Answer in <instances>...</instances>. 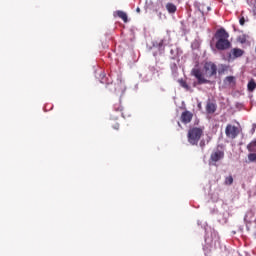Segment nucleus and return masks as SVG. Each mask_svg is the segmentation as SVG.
<instances>
[{
  "label": "nucleus",
  "mask_w": 256,
  "mask_h": 256,
  "mask_svg": "<svg viewBox=\"0 0 256 256\" xmlns=\"http://www.w3.org/2000/svg\"><path fill=\"white\" fill-rule=\"evenodd\" d=\"M225 185H233V176H228L224 181Z\"/></svg>",
  "instance_id": "18"
},
{
  "label": "nucleus",
  "mask_w": 256,
  "mask_h": 256,
  "mask_svg": "<svg viewBox=\"0 0 256 256\" xmlns=\"http://www.w3.org/2000/svg\"><path fill=\"white\" fill-rule=\"evenodd\" d=\"M238 41H239V43H242V44L247 43V36H245V35L239 36Z\"/></svg>",
  "instance_id": "19"
},
{
  "label": "nucleus",
  "mask_w": 256,
  "mask_h": 256,
  "mask_svg": "<svg viewBox=\"0 0 256 256\" xmlns=\"http://www.w3.org/2000/svg\"><path fill=\"white\" fill-rule=\"evenodd\" d=\"M240 25H245V17L240 18L239 20Z\"/></svg>",
  "instance_id": "23"
},
{
  "label": "nucleus",
  "mask_w": 256,
  "mask_h": 256,
  "mask_svg": "<svg viewBox=\"0 0 256 256\" xmlns=\"http://www.w3.org/2000/svg\"><path fill=\"white\" fill-rule=\"evenodd\" d=\"M256 89V83H255V80H250L248 82V91H255Z\"/></svg>",
  "instance_id": "15"
},
{
  "label": "nucleus",
  "mask_w": 256,
  "mask_h": 256,
  "mask_svg": "<svg viewBox=\"0 0 256 256\" xmlns=\"http://www.w3.org/2000/svg\"><path fill=\"white\" fill-rule=\"evenodd\" d=\"M245 55V51L241 48H233L229 54V59H239V57H243Z\"/></svg>",
  "instance_id": "8"
},
{
  "label": "nucleus",
  "mask_w": 256,
  "mask_h": 256,
  "mask_svg": "<svg viewBox=\"0 0 256 256\" xmlns=\"http://www.w3.org/2000/svg\"><path fill=\"white\" fill-rule=\"evenodd\" d=\"M233 79V76L226 77V81H228V83H233Z\"/></svg>",
  "instance_id": "21"
},
{
  "label": "nucleus",
  "mask_w": 256,
  "mask_h": 256,
  "mask_svg": "<svg viewBox=\"0 0 256 256\" xmlns=\"http://www.w3.org/2000/svg\"><path fill=\"white\" fill-rule=\"evenodd\" d=\"M225 158V148L223 146L218 145L216 149L210 155V163H218Z\"/></svg>",
  "instance_id": "3"
},
{
  "label": "nucleus",
  "mask_w": 256,
  "mask_h": 256,
  "mask_svg": "<svg viewBox=\"0 0 256 256\" xmlns=\"http://www.w3.org/2000/svg\"><path fill=\"white\" fill-rule=\"evenodd\" d=\"M114 110L117 112H120L122 117H125V114L123 113V106L121 105V102H118L114 105Z\"/></svg>",
  "instance_id": "13"
},
{
  "label": "nucleus",
  "mask_w": 256,
  "mask_h": 256,
  "mask_svg": "<svg viewBox=\"0 0 256 256\" xmlns=\"http://www.w3.org/2000/svg\"><path fill=\"white\" fill-rule=\"evenodd\" d=\"M178 83H179L180 86L183 87V89H186V91H189V89H191L189 87V84H187V81H185L183 79L178 80Z\"/></svg>",
  "instance_id": "14"
},
{
  "label": "nucleus",
  "mask_w": 256,
  "mask_h": 256,
  "mask_svg": "<svg viewBox=\"0 0 256 256\" xmlns=\"http://www.w3.org/2000/svg\"><path fill=\"white\" fill-rule=\"evenodd\" d=\"M119 127L120 125L117 122L114 125H112V128L115 129L116 131H119Z\"/></svg>",
  "instance_id": "20"
},
{
  "label": "nucleus",
  "mask_w": 256,
  "mask_h": 256,
  "mask_svg": "<svg viewBox=\"0 0 256 256\" xmlns=\"http://www.w3.org/2000/svg\"><path fill=\"white\" fill-rule=\"evenodd\" d=\"M178 125H179V127H181V123L180 122H178Z\"/></svg>",
  "instance_id": "25"
},
{
  "label": "nucleus",
  "mask_w": 256,
  "mask_h": 256,
  "mask_svg": "<svg viewBox=\"0 0 256 256\" xmlns=\"http://www.w3.org/2000/svg\"><path fill=\"white\" fill-rule=\"evenodd\" d=\"M137 13H141V8L136 9Z\"/></svg>",
  "instance_id": "24"
},
{
  "label": "nucleus",
  "mask_w": 256,
  "mask_h": 256,
  "mask_svg": "<svg viewBox=\"0 0 256 256\" xmlns=\"http://www.w3.org/2000/svg\"><path fill=\"white\" fill-rule=\"evenodd\" d=\"M216 39L215 47L218 51H227L231 49V42L229 41V32L224 28H220L214 35Z\"/></svg>",
  "instance_id": "1"
},
{
  "label": "nucleus",
  "mask_w": 256,
  "mask_h": 256,
  "mask_svg": "<svg viewBox=\"0 0 256 256\" xmlns=\"http://www.w3.org/2000/svg\"><path fill=\"white\" fill-rule=\"evenodd\" d=\"M210 10H211V6L202 5L200 7V11L202 12V15H205V13H209Z\"/></svg>",
  "instance_id": "16"
},
{
  "label": "nucleus",
  "mask_w": 256,
  "mask_h": 256,
  "mask_svg": "<svg viewBox=\"0 0 256 256\" xmlns=\"http://www.w3.org/2000/svg\"><path fill=\"white\" fill-rule=\"evenodd\" d=\"M201 149H205V140H201L199 143Z\"/></svg>",
  "instance_id": "22"
},
{
  "label": "nucleus",
  "mask_w": 256,
  "mask_h": 256,
  "mask_svg": "<svg viewBox=\"0 0 256 256\" xmlns=\"http://www.w3.org/2000/svg\"><path fill=\"white\" fill-rule=\"evenodd\" d=\"M203 133H205V127L204 126H194L189 128L187 133V139L188 143L190 145H199V141H201V138L203 137Z\"/></svg>",
  "instance_id": "2"
},
{
  "label": "nucleus",
  "mask_w": 256,
  "mask_h": 256,
  "mask_svg": "<svg viewBox=\"0 0 256 256\" xmlns=\"http://www.w3.org/2000/svg\"><path fill=\"white\" fill-rule=\"evenodd\" d=\"M166 10L168 11V13L173 15L174 13H177V6L171 2H168L166 4Z\"/></svg>",
  "instance_id": "10"
},
{
  "label": "nucleus",
  "mask_w": 256,
  "mask_h": 256,
  "mask_svg": "<svg viewBox=\"0 0 256 256\" xmlns=\"http://www.w3.org/2000/svg\"><path fill=\"white\" fill-rule=\"evenodd\" d=\"M225 135L228 139H236L239 135V128L235 125L228 124L225 129Z\"/></svg>",
  "instance_id": "6"
},
{
  "label": "nucleus",
  "mask_w": 256,
  "mask_h": 256,
  "mask_svg": "<svg viewBox=\"0 0 256 256\" xmlns=\"http://www.w3.org/2000/svg\"><path fill=\"white\" fill-rule=\"evenodd\" d=\"M115 15H117V17L122 19V21H124V23H127V21H129L127 18V13H125L124 11L118 10L115 12Z\"/></svg>",
  "instance_id": "11"
},
{
  "label": "nucleus",
  "mask_w": 256,
  "mask_h": 256,
  "mask_svg": "<svg viewBox=\"0 0 256 256\" xmlns=\"http://www.w3.org/2000/svg\"><path fill=\"white\" fill-rule=\"evenodd\" d=\"M169 41L167 40V38H162L161 40H159V42H156V46L158 47V49H163L166 45H168Z\"/></svg>",
  "instance_id": "12"
},
{
  "label": "nucleus",
  "mask_w": 256,
  "mask_h": 256,
  "mask_svg": "<svg viewBox=\"0 0 256 256\" xmlns=\"http://www.w3.org/2000/svg\"><path fill=\"white\" fill-rule=\"evenodd\" d=\"M181 123H184V125H188L191 121H193V114L189 110H185L182 112L180 116Z\"/></svg>",
  "instance_id": "7"
},
{
  "label": "nucleus",
  "mask_w": 256,
  "mask_h": 256,
  "mask_svg": "<svg viewBox=\"0 0 256 256\" xmlns=\"http://www.w3.org/2000/svg\"><path fill=\"white\" fill-rule=\"evenodd\" d=\"M204 71H205L206 77L211 78L217 75V65L213 62H205Z\"/></svg>",
  "instance_id": "5"
},
{
  "label": "nucleus",
  "mask_w": 256,
  "mask_h": 256,
  "mask_svg": "<svg viewBox=\"0 0 256 256\" xmlns=\"http://www.w3.org/2000/svg\"><path fill=\"white\" fill-rule=\"evenodd\" d=\"M248 161H250V163H255V161H256V153H250L248 155Z\"/></svg>",
  "instance_id": "17"
},
{
  "label": "nucleus",
  "mask_w": 256,
  "mask_h": 256,
  "mask_svg": "<svg viewBox=\"0 0 256 256\" xmlns=\"http://www.w3.org/2000/svg\"><path fill=\"white\" fill-rule=\"evenodd\" d=\"M192 75L197 79L198 85H205L207 83H211V81H209V80H207V78H205V75L199 68L192 69Z\"/></svg>",
  "instance_id": "4"
},
{
  "label": "nucleus",
  "mask_w": 256,
  "mask_h": 256,
  "mask_svg": "<svg viewBox=\"0 0 256 256\" xmlns=\"http://www.w3.org/2000/svg\"><path fill=\"white\" fill-rule=\"evenodd\" d=\"M215 111H217V104L211 101L207 102L206 113H208L209 115H213Z\"/></svg>",
  "instance_id": "9"
}]
</instances>
